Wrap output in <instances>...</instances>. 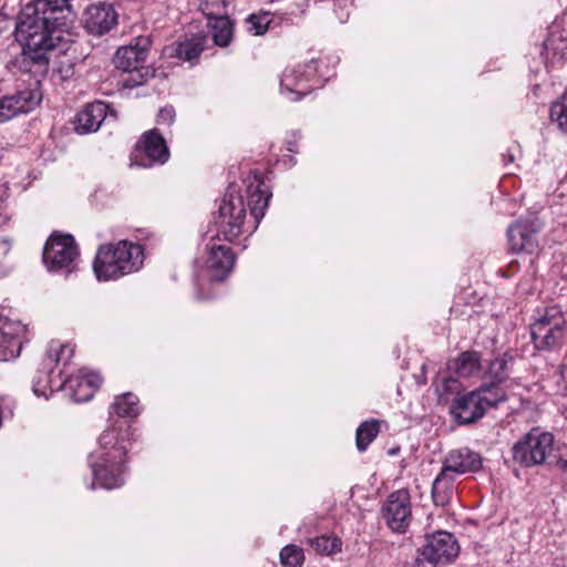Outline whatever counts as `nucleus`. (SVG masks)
I'll use <instances>...</instances> for the list:
<instances>
[{
	"label": "nucleus",
	"instance_id": "44",
	"mask_svg": "<svg viewBox=\"0 0 567 567\" xmlns=\"http://www.w3.org/2000/svg\"><path fill=\"white\" fill-rule=\"evenodd\" d=\"M336 6L339 8H346L348 6V0H337Z\"/></svg>",
	"mask_w": 567,
	"mask_h": 567
},
{
	"label": "nucleus",
	"instance_id": "45",
	"mask_svg": "<svg viewBox=\"0 0 567 567\" xmlns=\"http://www.w3.org/2000/svg\"><path fill=\"white\" fill-rule=\"evenodd\" d=\"M348 17H349V12H341L340 16H339V19L341 22H346L348 20Z\"/></svg>",
	"mask_w": 567,
	"mask_h": 567
},
{
	"label": "nucleus",
	"instance_id": "29",
	"mask_svg": "<svg viewBox=\"0 0 567 567\" xmlns=\"http://www.w3.org/2000/svg\"><path fill=\"white\" fill-rule=\"evenodd\" d=\"M480 368V355L475 351H465L455 361V372L461 378L472 377Z\"/></svg>",
	"mask_w": 567,
	"mask_h": 567
},
{
	"label": "nucleus",
	"instance_id": "33",
	"mask_svg": "<svg viewBox=\"0 0 567 567\" xmlns=\"http://www.w3.org/2000/svg\"><path fill=\"white\" fill-rule=\"evenodd\" d=\"M550 118L559 130L567 132V90L557 102L550 106Z\"/></svg>",
	"mask_w": 567,
	"mask_h": 567
},
{
	"label": "nucleus",
	"instance_id": "34",
	"mask_svg": "<svg viewBox=\"0 0 567 567\" xmlns=\"http://www.w3.org/2000/svg\"><path fill=\"white\" fill-rule=\"evenodd\" d=\"M303 560V551L296 545H287L280 551V561L284 567H301Z\"/></svg>",
	"mask_w": 567,
	"mask_h": 567
},
{
	"label": "nucleus",
	"instance_id": "22",
	"mask_svg": "<svg viewBox=\"0 0 567 567\" xmlns=\"http://www.w3.org/2000/svg\"><path fill=\"white\" fill-rule=\"evenodd\" d=\"M208 267L215 280H224L231 271L235 264V256L229 247L224 245L209 244Z\"/></svg>",
	"mask_w": 567,
	"mask_h": 567
},
{
	"label": "nucleus",
	"instance_id": "25",
	"mask_svg": "<svg viewBox=\"0 0 567 567\" xmlns=\"http://www.w3.org/2000/svg\"><path fill=\"white\" fill-rule=\"evenodd\" d=\"M264 186L262 182H257L256 185L250 184L247 187L250 214L257 224L265 216V210L268 207V203L271 197V194L268 193Z\"/></svg>",
	"mask_w": 567,
	"mask_h": 567
},
{
	"label": "nucleus",
	"instance_id": "15",
	"mask_svg": "<svg viewBox=\"0 0 567 567\" xmlns=\"http://www.w3.org/2000/svg\"><path fill=\"white\" fill-rule=\"evenodd\" d=\"M102 378L96 372L80 370L68 379H62L56 384L58 390H69L74 402H85L93 398L100 388Z\"/></svg>",
	"mask_w": 567,
	"mask_h": 567
},
{
	"label": "nucleus",
	"instance_id": "1",
	"mask_svg": "<svg viewBox=\"0 0 567 567\" xmlns=\"http://www.w3.org/2000/svg\"><path fill=\"white\" fill-rule=\"evenodd\" d=\"M71 21L44 0H32L21 10L16 25V39L22 45L21 69L29 71L30 63L47 65L53 51L64 52L68 41L64 28Z\"/></svg>",
	"mask_w": 567,
	"mask_h": 567
},
{
	"label": "nucleus",
	"instance_id": "42",
	"mask_svg": "<svg viewBox=\"0 0 567 567\" xmlns=\"http://www.w3.org/2000/svg\"><path fill=\"white\" fill-rule=\"evenodd\" d=\"M560 375L563 382L565 383L564 391L567 394V364L561 369Z\"/></svg>",
	"mask_w": 567,
	"mask_h": 567
},
{
	"label": "nucleus",
	"instance_id": "5",
	"mask_svg": "<svg viewBox=\"0 0 567 567\" xmlns=\"http://www.w3.org/2000/svg\"><path fill=\"white\" fill-rule=\"evenodd\" d=\"M567 322L558 306L537 309L530 324L532 341L537 350L553 351L565 343Z\"/></svg>",
	"mask_w": 567,
	"mask_h": 567
},
{
	"label": "nucleus",
	"instance_id": "38",
	"mask_svg": "<svg viewBox=\"0 0 567 567\" xmlns=\"http://www.w3.org/2000/svg\"><path fill=\"white\" fill-rule=\"evenodd\" d=\"M176 116L175 109L172 105L162 107L157 115V123L171 125L174 123Z\"/></svg>",
	"mask_w": 567,
	"mask_h": 567
},
{
	"label": "nucleus",
	"instance_id": "4",
	"mask_svg": "<svg viewBox=\"0 0 567 567\" xmlns=\"http://www.w3.org/2000/svg\"><path fill=\"white\" fill-rule=\"evenodd\" d=\"M507 400L506 392L494 384H482L471 392L458 394L451 406V414L460 424H470L483 417L487 409Z\"/></svg>",
	"mask_w": 567,
	"mask_h": 567
},
{
	"label": "nucleus",
	"instance_id": "37",
	"mask_svg": "<svg viewBox=\"0 0 567 567\" xmlns=\"http://www.w3.org/2000/svg\"><path fill=\"white\" fill-rule=\"evenodd\" d=\"M49 6L58 11V14H64L69 19L74 16L73 8L71 4L72 0H44Z\"/></svg>",
	"mask_w": 567,
	"mask_h": 567
},
{
	"label": "nucleus",
	"instance_id": "3",
	"mask_svg": "<svg viewBox=\"0 0 567 567\" xmlns=\"http://www.w3.org/2000/svg\"><path fill=\"white\" fill-rule=\"evenodd\" d=\"M143 259L141 245L121 240L100 247L93 269L99 280H112L137 271L143 265Z\"/></svg>",
	"mask_w": 567,
	"mask_h": 567
},
{
	"label": "nucleus",
	"instance_id": "2",
	"mask_svg": "<svg viewBox=\"0 0 567 567\" xmlns=\"http://www.w3.org/2000/svg\"><path fill=\"white\" fill-rule=\"evenodd\" d=\"M130 435L131 429L126 421H117L99 437V446L103 452L91 460V466L94 480L102 487L112 489L123 485L124 460L128 449L125 442Z\"/></svg>",
	"mask_w": 567,
	"mask_h": 567
},
{
	"label": "nucleus",
	"instance_id": "26",
	"mask_svg": "<svg viewBox=\"0 0 567 567\" xmlns=\"http://www.w3.org/2000/svg\"><path fill=\"white\" fill-rule=\"evenodd\" d=\"M212 37L216 45L227 47L234 35L233 22L227 17H215L209 20Z\"/></svg>",
	"mask_w": 567,
	"mask_h": 567
},
{
	"label": "nucleus",
	"instance_id": "28",
	"mask_svg": "<svg viewBox=\"0 0 567 567\" xmlns=\"http://www.w3.org/2000/svg\"><path fill=\"white\" fill-rule=\"evenodd\" d=\"M205 39L194 37L176 44L175 55L182 60L192 62L200 55L204 50Z\"/></svg>",
	"mask_w": 567,
	"mask_h": 567
},
{
	"label": "nucleus",
	"instance_id": "14",
	"mask_svg": "<svg viewBox=\"0 0 567 567\" xmlns=\"http://www.w3.org/2000/svg\"><path fill=\"white\" fill-rule=\"evenodd\" d=\"M168 157V147L157 130L145 132L134 153L136 164L143 167H151L156 163L164 164Z\"/></svg>",
	"mask_w": 567,
	"mask_h": 567
},
{
	"label": "nucleus",
	"instance_id": "18",
	"mask_svg": "<svg viewBox=\"0 0 567 567\" xmlns=\"http://www.w3.org/2000/svg\"><path fill=\"white\" fill-rule=\"evenodd\" d=\"M538 230L539 227L535 220H517L511 225L507 231L511 250L535 252L538 247Z\"/></svg>",
	"mask_w": 567,
	"mask_h": 567
},
{
	"label": "nucleus",
	"instance_id": "6",
	"mask_svg": "<svg viewBox=\"0 0 567 567\" xmlns=\"http://www.w3.org/2000/svg\"><path fill=\"white\" fill-rule=\"evenodd\" d=\"M73 348L69 344H62L59 341H51L45 357L42 359L39 369L32 381V390L37 396L49 398L56 389V384L62 381V371H59L58 377H53L55 365L60 361L64 364L72 358Z\"/></svg>",
	"mask_w": 567,
	"mask_h": 567
},
{
	"label": "nucleus",
	"instance_id": "12",
	"mask_svg": "<svg viewBox=\"0 0 567 567\" xmlns=\"http://www.w3.org/2000/svg\"><path fill=\"white\" fill-rule=\"evenodd\" d=\"M42 94L37 87L28 86L0 97V123L11 120L21 113L34 110L41 102Z\"/></svg>",
	"mask_w": 567,
	"mask_h": 567
},
{
	"label": "nucleus",
	"instance_id": "17",
	"mask_svg": "<svg viewBox=\"0 0 567 567\" xmlns=\"http://www.w3.org/2000/svg\"><path fill=\"white\" fill-rule=\"evenodd\" d=\"M25 331L20 321L0 318V361L12 360L20 354Z\"/></svg>",
	"mask_w": 567,
	"mask_h": 567
},
{
	"label": "nucleus",
	"instance_id": "23",
	"mask_svg": "<svg viewBox=\"0 0 567 567\" xmlns=\"http://www.w3.org/2000/svg\"><path fill=\"white\" fill-rule=\"evenodd\" d=\"M107 105L103 102L87 104L81 110L75 120V131L87 134L99 130L106 117Z\"/></svg>",
	"mask_w": 567,
	"mask_h": 567
},
{
	"label": "nucleus",
	"instance_id": "39",
	"mask_svg": "<svg viewBox=\"0 0 567 567\" xmlns=\"http://www.w3.org/2000/svg\"><path fill=\"white\" fill-rule=\"evenodd\" d=\"M56 72L63 81L71 79L74 74V65L72 61L70 59L61 61L60 65L56 68Z\"/></svg>",
	"mask_w": 567,
	"mask_h": 567
},
{
	"label": "nucleus",
	"instance_id": "31",
	"mask_svg": "<svg viewBox=\"0 0 567 567\" xmlns=\"http://www.w3.org/2000/svg\"><path fill=\"white\" fill-rule=\"evenodd\" d=\"M310 546L320 555H332L341 550V540L336 536L322 535L309 539Z\"/></svg>",
	"mask_w": 567,
	"mask_h": 567
},
{
	"label": "nucleus",
	"instance_id": "46",
	"mask_svg": "<svg viewBox=\"0 0 567 567\" xmlns=\"http://www.w3.org/2000/svg\"><path fill=\"white\" fill-rule=\"evenodd\" d=\"M0 246H1L6 251L9 249V244H8L6 240L1 241V243H0Z\"/></svg>",
	"mask_w": 567,
	"mask_h": 567
},
{
	"label": "nucleus",
	"instance_id": "7",
	"mask_svg": "<svg viewBox=\"0 0 567 567\" xmlns=\"http://www.w3.org/2000/svg\"><path fill=\"white\" fill-rule=\"evenodd\" d=\"M554 436L539 429H532L513 445V458L524 466L542 464L551 452Z\"/></svg>",
	"mask_w": 567,
	"mask_h": 567
},
{
	"label": "nucleus",
	"instance_id": "27",
	"mask_svg": "<svg viewBox=\"0 0 567 567\" xmlns=\"http://www.w3.org/2000/svg\"><path fill=\"white\" fill-rule=\"evenodd\" d=\"M513 355L503 353L489 362L487 374L493 379L491 384H497L505 381L512 372Z\"/></svg>",
	"mask_w": 567,
	"mask_h": 567
},
{
	"label": "nucleus",
	"instance_id": "19",
	"mask_svg": "<svg viewBox=\"0 0 567 567\" xmlns=\"http://www.w3.org/2000/svg\"><path fill=\"white\" fill-rule=\"evenodd\" d=\"M83 23L90 33L102 35L116 25L117 13L109 3H94L85 10Z\"/></svg>",
	"mask_w": 567,
	"mask_h": 567
},
{
	"label": "nucleus",
	"instance_id": "36",
	"mask_svg": "<svg viewBox=\"0 0 567 567\" xmlns=\"http://www.w3.org/2000/svg\"><path fill=\"white\" fill-rule=\"evenodd\" d=\"M270 22L271 18L267 12L250 14L246 19L247 30L254 35L265 34L269 28Z\"/></svg>",
	"mask_w": 567,
	"mask_h": 567
},
{
	"label": "nucleus",
	"instance_id": "16",
	"mask_svg": "<svg viewBox=\"0 0 567 567\" xmlns=\"http://www.w3.org/2000/svg\"><path fill=\"white\" fill-rule=\"evenodd\" d=\"M458 550L460 547L454 536L440 530L427 536L422 556L436 563L446 564L457 556Z\"/></svg>",
	"mask_w": 567,
	"mask_h": 567
},
{
	"label": "nucleus",
	"instance_id": "8",
	"mask_svg": "<svg viewBox=\"0 0 567 567\" xmlns=\"http://www.w3.org/2000/svg\"><path fill=\"white\" fill-rule=\"evenodd\" d=\"M245 216L243 197L234 194L225 195L215 218L216 235L212 240L217 238L233 241L241 234Z\"/></svg>",
	"mask_w": 567,
	"mask_h": 567
},
{
	"label": "nucleus",
	"instance_id": "43",
	"mask_svg": "<svg viewBox=\"0 0 567 567\" xmlns=\"http://www.w3.org/2000/svg\"><path fill=\"white\" fill-rule=\"evenodd\" d=\"M557 466L563 470L564 472H567V460L560 458L557 462Z\"/></svg>",
	"mask_w": 567,
	"mask_h": 567
},
{
	"label": "nucleus",
	"instance_id": "30",
	"mask_svg": "<svg viewBox=\"0 0 567 567\" xmlns=\"http://www.w3.org/2000/svg\"><path fill=\"white\" fill-rule=\"evenodd\" d=\"M138 400L132 393H125L115 399L112 410L121 417H135L140 413Z\"/></svg>",
	"mask_w": 567,
	"mask_h": 567
},
{
	"label": "nucleus",
	"instance_id": "9",
	"mask_svg": "<svg viewBox=\"0 0 567 567\" xmlns=\"http://www.w3.org/2000/svg\"><path fill=\"white\" fill-rule=\"evenodd\" d=\"M79 255L74 238L71 235L53 234L48 239L43 250V261L51 270L63 268L70 272Z\"/></svg>",
	"mask_w": 567,
	"mask_h": 567
},
{
	"label": "nucleus",
	"instance_id": "10",
	"mask_svg": "<svg viewBox=\"0 0 567 567\" xmlns=\"http://www.w3.org/2000/svg\"><path fill=\"white\" fill-rule=\"evenodd\" d=\"M382 517L394 533H405L412 520L410 495L405 489L391 493L382 506Z\"/></svg>",
	"mask_w": 567,
	"mask_h": 567
},
{
	"label": "nucleus",
	"instance_id": "11",
	"mask_svg": "<svg viewBox=\"0 0 567 567\" xmlns=\"http://www.w3.org/2000/svg\"><path fill=\"white\" fill-rule=\"evenodd\" d=\"M315 73L316 65L313 61L286 68L280 78L281 93L287 94L290 101H299L311 91L309 82Z\"/></svg>",
	"mask_w": 567,
	"mask_h": 567
},
{
	"label": "nucleus",
	"instance_id": "35",
	"mask_svg": "<svg viewBox=\"0 0 567 567\" xmlns=\"http://www.w3.org/2000/svg\"><path fill=\"white\" fill-rule=\"evenodd\" d=\"M545 48L553 50L555 54L561 56L567 55V28L561 31H553L548 39L545 41Z\"/></svg>",
	"mask_w": 567,
	"mask_h": 567
},
{
	"label": "nucleus",
	"instance_id": "13",
	"mask_svg": "<svg viewBox=\"0 0 567 567\" xmlns=\"http://www.w3.org/2000/svg\"><path fill=\"white\" fill-rule=\"evenodd\" d=\"M42 94L37 87L28 86L0 97V123L11 120L21 113L34 110L41 102Z\"/></svg>",
	"mask_w": 567,
	"mask_h": 567
},
{
	"label": "nucleus",
	"instance_id": "21",
	"mask_svg": "<svg viewBox=\"0 0 567 567\" xmlns=\"http://www.w3.org/2000/svg\"><path fill=\"white\" fill-rule=\"evenodd\" d=\"M481 466L482 458L480 454L464 447L451 451L444 458L442 467L457 476L467 472H475Z\"/></svg>",
	"mask_w": 567,
	"mask_h": 567
},
{
	"label": "nucleus",
	"instance_id": "40",
	"mask_svg": "<svg viewBox=\"0 0 567 567\" xmlns=\"http://www.w3.org/2000/svg\"><path fill=\"white\" fill-rule=\"evenodd\" d=\"M130 76L124 81L127 86H137L143 84V74L140 71V68L137 71L128 72Z\"/></svg>",
	"mask_w": 567,
	"mask_h": 567
},
{
	"label": "nucleus",
	"instance_id": "41",
	"mask_svg": "<svg viewBox=\"0 0 567 567\" xmlns=\"http://www.w3.org/2000/svg\"><path fill=\"white\" fill-rule=\"evenodd\" d=\"M436 561L423 557L416 558L412 567H436Z\"/></svg>",
	"mask_w": 567,
	"mask_h": 567
},
{
	"label": "nucleus",
	"instance_id": "20",
	"mask_svg": "<svg viewBox=\"0 0 567 567\" xmlns=\"http://www.w3.org/2000/svg\"><path fill=\"white\" fill-rule=\"evenodd\" d=\"M148 44V39H140L134 45L121 47L114 56L115 66L124 72L137 71L146 60Z\"/></svg>",
	"mask_w": 567,
	"mask_h": 567
},
{
	"label": "nucleus",
	"instance_id": "32",
	"mask_svg": "<svg viewBox=\"0 0 567 567\" xmlns=\"http://www.w3.org/2000/svg\"><path fill=\"white\" fill-rule=\"evenodd\" d=\"M379 433V424L375 421H365L358 429L355 433V443L360 452L367 450L369 444L377 437Z\"/></svg>",
	"mask_w": 567,
	"mask_h": 567
},
{
	"label": "nucleus",
	"instance_id": "24",
	"mask_svg": "<svg viewBox=\"0 0 567 567\" xmlns=\"http://www.w3.org/2000/svg\"><path fill=\"white\" fill-rule=\"evenodd\" d=\"M456 477L457 476L442 467L432 484V498L435 505L446 506L452 502L456 493Z\"/></svg>",
	"mask_w": 567,
	"mask_h": 567
}]
</instances>
